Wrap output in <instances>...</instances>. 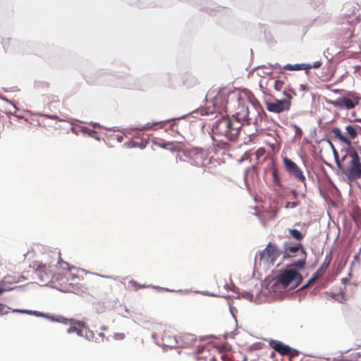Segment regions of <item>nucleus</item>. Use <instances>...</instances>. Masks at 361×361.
<instances>
[{
    "label": "nucleus",
    "instance_id": "obj_34",
    "mask_svg": "<svg viewBox=\"0 0 361 361\" xmlns=\"http://www.w3.org/2000/svg\"><path fill=\"white\" fill-rule=\"evenodd\" d=\"M292 194H293V195L294 198H295V199H296V198H297V196H298L297 191H296L295 190H292Z\"/></svg>",
    "mask_w": 361,
    "mask_h": 361
},
{
    "label": "nucleus",
    "instance_id": "obj_6",
    "mask_svg": "<svg viewBox=\"0 0 361 361\" xmlns=\"http://www.w3.org/2000/svg\"><path fill=\"white\" fill-rule=\"evenodd\" d=\"M232 102H228L227 96L224 92H219L213 98L212 101L207 103L205 110V115L219 113L222 114L230 109Z\"/></svg>",
    "mask_w": 361,
    "mask_h": 361
},
{
    "label": "nucleus",
    "instance_id": "obj_8",
    "mask_svg": "<svg viewBox=\"0 0 361 361\" xmlns=\"http://www.w3.org/2000/svg\"><path fill=\"white\" fill-rule=\"evenodd\" d=\"M290 92L284 90L285 98L283 99H276L275 102H267L266 109L268 111L281 114L283 111H288L290 109L291 100L295 92L293 90H289Z\"/></svg>",
    "mask_w": 361,
    "mask_h": 361
},
{
    "label": "nucleus",
    "instance_id": "obj_21",
    "mask_svg": "<svg viewBox=\"0 0 361 361\" xmlns=\"http://www.w3.org/2000/svg\"><path fill=\"white\" fill-rule=\"evenodd\" d=\"M266 150L264 147H260L255 152V157L257 164H262L266 160Z\"/></svg>",
    "mask_w": 361,
    "mask_h": 361
},
{
    "label": "nucleus",
    "instance_id": "obj_4",
    "mask_svg": "<svg viewBox=\"0 0 361 361\" xmlns=\"http://www.w3.org/2000/svg\"><path fill=\"white\" fill-rule=\"evenodd\" d=\"M361 132V127L356 124L347 125L345 127V132L343 133L338 128L331 129V133L335 139L345 144L347 147L352 145L353 141L357 139Z\"/></svg>",
    "mask_w": 361,
    "mask_h": 361
},
{
    "label": "nucleus",
    "instance_id": "obj_38",
    "mask_svg": "<svg viewBox=\"0 0 361 361\" xmlns=\"http://www.w3.org/2000/svg\"><path fill=\"white\" fill-rule=\"evenodd\" d=\"M69 283H76L79 286V284H78V281H69Z\"/></svg>",
    "mask_w": 361,
    "mask_h": 361
},
{
    "label": "nucleus",
    "instance_id": "obj_43",
    "mask_svg": "<svg viewBox=\"0 0 361 361\" xmlns=\"http://www.w3.org/2000/svg\"><path fill=\"white\" fill-rule=\"evenodd\" d=\"M360 357H361V355H360Z\"/></svg>",
    "mask_w": 361,
    "mask_h": 361
},
{
    "label": "nucleus",
    "instance_id": "obj_23",
    "mask_svg": "<svg viewBox=\"0 0 361 361\" xmlns=\"http://www.w3.org/2000/svg\"><path fill=\"white\" fill-rule=\"evenodd\" d=\"M168 122H169V121H158V122L147 123L142 127V129H144V130L151 129L154 126H157V128L155 129L162 128L164 127L166 123Z\"/></svg>",
    "mask_w": 361,
    "mask_h": 361
},
{
    "label": "nucleus",
    "instance_id": "obj_41",
    "mask_svg": "<svg viewBox=\"0 0 361 361\" xmlns=\"http://www.w3.org/2000/svg\"><path fill=\"white\" fill-rule=\"evenodd\" d=\"M205 110H206V109H204H204H202V111H205ZM204 113H205V112H204V113H202V114H205Z\"/></svg>",
    "mask_w": 361,
    "mask_h": 361
},
{
    "label": "nucleus",
    "instance_id": "obj_17",
    "mask_svg": "<svg viewBox=\"0 0 361 361\" xmlns=\"http://www.w3.org/2000/svg\"><path fill=\"white\" fill-rule=\"evenodd\" d=\"M331 261V257L330 255L326 256L321 267L314 274L313 276L309 281L308 283H312L313 281L317 280L318 278L322 276L326 271V269L329 267Z\"/></svg>",
    "mask_w": 361,
    "mask_h": 361
},
{
    "label": "nucleus",
    "instance_id": "obj_1",
    "mask_svg": "<svg viewBox=\"0 0 361 361\" xmlns=\"http://www.w3.org/2000/svg\"><path fill=\"white\" fill-rule=\"evenodd\" d=\"M242 126L239 121L223 116L215 123L213 132L216 135L225 136L229 140L234 141L238 137Z\"/></svg>",
    "mask_w": 361,
    "mask_h": 361
},
{
    "label": "nucleus",
    "instance_id": "obj_7",
    "mask_svg": "<svg viewBox=\"0 0 361 361\" xmlns=\"http://www.w3.org/2000/svg\"><path fill=\"white\" fill-rule=\"evenodd\" d=\"M288 266L287 269L281 271L277 277V283L283 288H286L288 286L290 288L297 287L302 281V276L299 272Z\"/></svg>",
    "mask_w": 361,
    "mask_h": 361
},
{
    "label": "nucleus",
    "instance_id": "obj_37",
    "mask_svg": "<svg viewBox=\"0 0 361 361\" xmlns=\"http://www.w3.org/2000/svg\"><path fill=\"white\" fill-rule=\"evenodd\" d=\"M63 320H65L64 318H61V319H56L57 322H63Z\"/></svg>",
    "mask_w": 361,
    "mask_h": 361
},
{
    "label": "nucleus",
    "instance_id": "obj_29",
    "mask_svg": "<svg viewBox=\"0 0 361 361\" xmlns=\"http://www.w3.org/2000/svg\"><path fill=\"white\" fill-rule=\"evenodd\" d=\"M82 329H77L76 327L75 326H71L70 328L68 329L67 330V332L68 334H71V333H74V332H76L78 334H82Z\"/></svg>",
    "mask_w": 361,
    "mask_h": 361
},
{
    "label": "nucleus",
    "instance_id": "obj_20",
    "mask_svg": "<svg viewBox=\"0 0 361 361\" xmlns=\"http://www.w3.org/2000/svg\"><path fill=\"white\" fill-rule=\"evenodd\" d=\"M283 70L287 71H301L305 70L308 71L310 69V66H307V63H300V64H286L283 67Z\"/></svg>",
    "mask_w": 361,
    "mask_h": 361
},
{
    "label": "nucleus",
    "instance_id": "obj_13",
    "mask_svg": "<svg viewBox=\"0 0 361 361\" xmlns=\"http://www.w3.org/2000/svg\"><path fill=\"white\" fill-rule=\"evenodd\" d=\"M283 163L287 173L293 176L295 179L305 183L306 178L300 167L290 159L285 157L283 158Z\"/></svg>",
    "mask_w": 361,
    "mask_h": 361
},
{
    "label": "nucleus",
    "instance_id": "obj_10",
    "mask_svg": "<svg viewBox=\"0 0 361 361\" xmlns=\"http://www.w3.org/2000/svg\"><path fill=\"white\" fill-rule=\"evenodd\" d=\"M35 274L41 283L47 284L54 281V274L51 265L42 264L39 262L34 263Z\"/></svg>",
    "mask_w": 361,
    "mask_h": 361
},
{
    "label": "nucleus",
    "instance_id": "obj_19",
    "mask_svg": "<svg viewBox=\"0 0 361 361\" xmlns=\"http://www.w3.org/2000/svg\"><path fill=\"white\" fill-rule=\"evenodd\" d=\"M209 350L204 345H198L196 350L195 360L197 361L206 360L208 356Z\"/></svg>",
    "mask_w": 361,
    "mask_h": 361
},
{
    "label": "nucleus",
    "instance_id": "obj_28",
    "mask_svg": "<svg viewBox=\"0 0 361 361\" xmlns=\"http://www.w3.org/2000/svg\"><path fill=\"white\" fill-rule=\"evenodd\" d=\"M183 338H184V339L188 341H185V344L186 345H190L192 341L196 340L195 338V336L192 335V334H185V335L183 336Z\"/></svg>",
    "mask_w": 361,
    "mask_h": 361
},
{
    "label": "nucleus",
    "instance_id": "obj_2",
    "mask_svg": "<svg viewBox=\"0 0 361 361\" xmlns=\"http://www.w3.org/2000/svg\"><path fill=\"white\" fill-rule=\"evenodd\" d=\"M343 173L350 180H357L361 178V162L357 152L354 149H350L343 157Z\"/></svg>",
    "mask_w": 361,
    "mask_h": 361
},
{
    "label": "nucleus",
    "instance_id": "obj_16",
    "mask_svg": "<svg viewBox=\"0 0 361 361\" xmlns=\"http://www.w3.org/2000/svg\"><path fill=\"white\" fill-rule=\"evenodd\" d=\"M271 347L282 355H287L290 353L291 348L281 341L272 340L270 342Z\"/></svg>",
    "mask_w": 361,
    "mask_h": 361
},
{
    "label": "nucleus",
    "instance_id": "obj_14",
    "mask_svg": "<svg viewBox=\"0 0 361 361\" xmlns=\"http://www.w3.org/2000/svg\"><path fill=\"white\" fill-rule=\"evenodd\" d=\"M59 269L65 275V277L72 281H80L78 275V271L74 267H70L69 264L62 261L61 259L58 262Z\"/></svg>",
    "mask_w": 361,
    "mask_h": 361
},
{
    "label": "nucleus",
    "instance_id": "obj_15",
    "mask_svg": "<svg viewBox=\"0 0 361 361\" xmlns=\"http://www.w3.org/2000/svg\"><path fill=\"white\" fill-rule=\"evenodd\" d=\"M186 155L192 160V164H194L195 161V164L200 165L202 163L204 159L202 150L198 149L192 148L187 150Z\"/></svg>",
    "mask_w": 361,
    "mask_h": 361
},
{
    "label": "nucleus",
    "instance_id": "obj_35",
    "mask_svg": "<svg viewBox=\"0 0 361 361\" xmlns=\"http://www.w3.org/2000/svg\"><path fill=\"white\" fill-rule=\"evenodd\" d=\"M332 91H333L334 92H335V93H340V92H341V90H332Z\"/></svg>",
    "mask_w": 361,
    "mask_h": 361
},
{
    "label": "nucleus",
    "instance_id": "obj_25",
    "mask_svg": "<svg viewBox=\"0 0 361 361\" xmlns=\"http://www.w3.org/2000/svg\"><path fill=\"white\" fill-rule=\"evenodd\" d=\"M272 178L274 183L279 187L281 186V183L279 177V170L276 167H274L272 169Z\"/></svg>",
    "mask_w": 361,
    "mask_h": 361
},
{
    "label": "nucleus",
    "instance_id": "obj_22",
    "mask_svg": "<svg viewBox=\"0 0 361 361\" xmlns=\"http://www.w3.org/2000/svg\"><path fill=\"white\" fill-rule=\"evenodd\" d=\"M274 87V89L276 91H278V92L283 91V92L284 93V90H286V92H290V91H289L290 89H288V90L286 89V83H285L284 80H281V79L275 80Z\"/></svg>",
    "mask_w": 361,
    "mask_h": 361
},
{
    "label": "nucleus",
    "instance_id": "obj_3",
    "mask_svg": "<svg viewBox=\"0 0 361 361\" xmlns=\"http://www.w3.org/2000/svg\"><path fill=\"white\" fill-rule=\"evenodd\" d=\"M233 106L235 108V112L233 114L234 121H238L240 123L242 121H245L247 124L252 120V116H255V109L254 104L247 98L242 97H238L236 101H233Z\"/></svg>",
    "mask_w": 361,
    "mask_h": 361
},
{
    "label": "nucleus",
    "instance_id": "obj_27",
    "mask_svg": "<svg viewBox=\"0 0 361 361\" xmlns=\"http://www.w3.org/2000/svg\"><path fill=\"white\" fill-rule=\"evenodd\" d=\"M334 159H335L336 163L338 167L341 170V169H343V164H344L343 161V159L341 160H340L338 154L334 148Z\"/></svg>",
    "mask_w": 361,
    "mask_h": 361
},
{
    "label": "nucleus",
    "instance_id": "obj_12",
    "mask_svg": "<svg viewBox=\"0 0 361 361\" xmlns=\"http://www.w3.org/2000/svg\"><path fill=\"white\" fill-rule=\"evenodd\" d=\"M281 254V250L276 245L269 243L266 248L259 253V259L260 261L274 264Z\"/></svg>",
    "mask_w": 361,
    "mask_h": 361
},
{
    "label": "nucleus",
    "instance_id": "obj_18",
    "mask_svg": "<svg viewBox=\"0 0 361 361\" xmlns=\"http://www.w3.org/2000/svg\"><path fill=\"white\" fill-rule=\"evenodd\" d=\"M161 341L163 345L166 347H173L176 345V338L170 331H164L161 335Z\"/></svg>",
    "mask_w": 361,
    "mask_h": 361
},
{
    "label": "nucleus",
    "instance_id": "obj_30",
    "mask_svg": "<svg viewBox=\"0 0 361 361\" xmlns=\"http://www.w3.org/2000/svg\"><path fill=\"white\" fill-rule=\"evenodd\" d=\"M276 352L274 350H271L269 354V357L267 359V361H278L276 357Z\"/></svg>",
    "mask_w": 361,
    "mask_h": 361
},
{
    "label": "nucleus",
    "instance_id": "obj_40",
    "mask_svg": "<svg viewBox=\"0 0 361 361\" xmlns=\"http://www.w3.org/2000/svg\"><path fill=\"white\" fill-rule=\"evenodd\" d=\"M175 126V122L173 121V123L171 125V127L173 128Z\"/></svg>",
    "mask_w": 361,
    "mask_h": 361
},
{
    "label": "nucleus",
    "instance_id": "obj_24",
    "mask_svg": "<svg viewBox=\"0 0 361 361\" xmlns=\"http://www.w3.org/2000/svg\"><path fill=\"white\" fill-rule=\"evenodd\" d=\"M128 288L130 289V290H135V291H137L139 289H141V288H147V286H145V285H141L139 283H137L136 281H134V280H130L129 282H128Z\"/></svg>",
    "mask_w": 361,
    "mask_h": 361
},
{
    "label": "nucleus",
    "instance_id": "obj_33",
    "mask_svg": "<svg viewBox=\"0 0 361 361\" xmlns=\"http://www.w3.org/2000/svg\"><path fill=\"white\" fill-rule=\"evenodd\" d=\"M290 353H288L287 355H289L290 356V360L291 359V357H295L296 355H298V351L297 350H295V349H292L291 348V350H290Z\"/></svg>",
    "mask_w": 361,
    "mask_h": 361
},
{
    "label": "nucleus",
    "instance_id": "obj_36",
    "mask_svg": "<svg viewBox=\"0 0 361 361\" xmlns=\"http://www.w3.org/2000/svg\"><path fill=\"white\" fill-rule=\"evenodd\" d=\"M49 117H50V118H51L52 119H56V118H58V116H49Z\"/></svg>",
    "mask_w": 361,
    "mask_h": 361
},
{
    "label": "nucleus",
    "instance_id": "obj_42",
    "mask_svg": "<svg viewBox=\"0 0 361 361\" xmlns=\"http://www.w3.org/2000/svg\"><path fill=\"white\" fill-rule=\"evenodd\" d=\"M2 292V290H0V293Z\"/></svg>",
    "mask_w": 361,
    "mask_h": 361
},
{
    "label": "nucleus",
    "instance_id": "obj_5",
    "mask_svg": "<svg viewBox=\"0 0 361 361\" xmlns=\"http://www.w3.org/2000/svg\"><path fill=\"white\" fill-rule=\"evenodd\" d=\"M360 100V97L357 92L348 91L336 100H327V102L335 108L341 110H350L359 105Z\"/></svg>",
    "mask_w": 361,
    "mask_h": 361
},
{
    "label": "nucleus",
    "instance_id": "obj_32",
    "mask_svg": "<svg viewBox=\"0 0 361 361\" xmlns=\"http://www.w3.org/2000/svg\"><path fill=\"white\" fill-rule=\"evenodd\" d=\"M322 65V62L321 61H315L313 64H307V66H310V69L314 68H319Z\"/></svg>",
    "mask_w": 361,
    "mask_h": 361
},
{
    "label": "nucleus",
    "instance_id": "obj_39",
    "mask_svg": "<svg viewBox=\"0 0 361 361\" xmlns=\"http://www.w3.org/2000/svg\"><path fill=\"white\" fill-rule=\"evenodd\" d=\"M350 38H352L353 37V32H350V36H349Z\"/></svg>",
    "mask_w": 361,
    "mask_h": 361
},
{
    "label": "nucleus",
    "instance_id": "obj_9",
    "mask_svg": "<svg viewBox=\"0 0 361 361\" xmlns=\"http://www.w3.org/2000/svg\"><path fill=\"white\" fill-rule=\"evenodd\" d=\"M69 281L68 279L65 277L63 272L59 269V271L54 274V281H52V282L56 283L58 288L63 292H79L80 286L76 283H69Z\"/></svg>",
    "mask_w": 361,
    "mask_h": 361
},
{
    "label": "nucleus",
    "instance_id": "obj_11",
    "mask_svg": "<svg viewBox=\"0 0 361 361\" xmlns=\"http://www.w3.org/2000/svg\"><path fill=\"white\" fill-rule=\"evenodd\" d=\"M299 251L300 252L301 258L294 264H290V267H295L297 268L301 269L305 267L307 257L306 251L301 243H297L293 246L286 247L283 257H292L293 255H292L291 254L295 253Z\"/></svg>",
    "mask_w": 361,
    "mask_h": 361
},
{
    "label": "nucleus",
    "instance_id": "obj_26",
    "mask_svg": "<svg viewBox=\"0 0 361 361\" xmlns=\"http://www.w3.org/2000/svg\"><path fill=\"white\" fill-rule=\"evenodd\" d=\"M289 233L292 238H293L294 239H295L297 240H301L304 238V235H302V233L297 229H290Z\"/></svg>",
    "mask_w": 361,
    "mask_h": 361
},
{
    "label": "nucleus",
    "instance_id": "obj_31",
    "mask_svg": "<svg viewBox=\"0 0 361 361\" xmlns=\"http://www.w3.org/2000/svg\"><path fill=\"white\" fill-rule=\"evenodd\" d=\"M298 204L295 202H286L285 207L287 209L294 208V207H297Z\"/></svg>",
    "mask_w": 361,
    "mask_h": 361
}]
</instances>
